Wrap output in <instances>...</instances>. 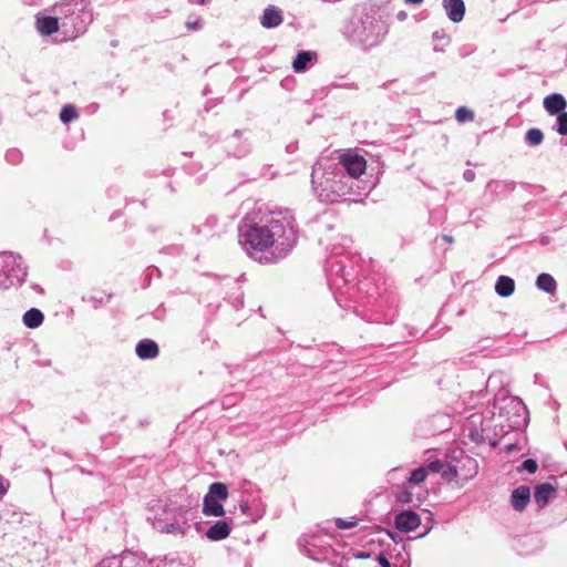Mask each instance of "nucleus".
<instances>
[{"label":"nucleus","instance_id":"nucleus-1","mask_svg":"<svg viewBox=\"0 0 567 567\" xmlns=\"http://www.w3.org/2000/svg\"><path fill=\"white\" fill-rule=\"evenodd\" d=\"M238 234L244 251L260 264L284 259L297 244L296 219L287 209L252 212L243 219Z\"/></svg>","mask_w":567,"mask_h":567},{"label":"nucleus","instance_id":"nucleus-30","mask_svg":"<svg viewBox=\"0 0 567 567\" xmlns=\"http://www.w3.org/2000/svg\"><path fill=\"white\" fill-rule=\"evenodd\" d=\"M7 161L11 164H18L21 162L22 159V154L20 151L18 150H10L7 152Z\"/></svg>","mask_w":567,"mask_h":567},{"label":"nucleus","instance_id":"nucleus-10","mask_svg":"<svg viewBox=\"0 0 567 567\" xmlns=\"http://www.w3.org/2000/svg\"><path fill=\"white\" fill-rule=\"evenodd\" d=\"M530 499V489L528 486H519L512 492L511 502L516 511L522 512Z\"/></svg>","mask_w":567,"mask_h":567},{"label":"nucleus","instance_id":"nucleus-6","mask_svg":"<svg viewBox=\"0 0 567 567\" xmlns=\"http://www.w3.org/2000/svg\"><path fill=\"white\" fill-rule=\"evenodd\" d=\"M386 33L384 21L375 17H367L362 21V31L359 34L360 40L372 45L379 42Z\"/></svg>","mask_w":567,"mask_h":567},{"label":"nucleus","instance_id":"nucleus-21","mask_svg":"<svg viewBox=\"0 0 567 567\" xmlns=\"http://www.w3.org/2000/svg\"><path fill=\"white\" fill-rule=\"evenodd\" d=\"M207 495H214L218 501H226L228 497L227 486L224 483H213Z\"/></svg>","mask_w":567,"mask_h":567},{"label":"nucleus","instance_id":"nucleus-23","mask_svg":"<svg viewBox=\"0 0 567 567\" xmlns=\"http://www.w3.org/2000/svg\"><path fill=\"white\" fill-rule=\"evenodd\" d=\"M543 132L538 128H530L526 133V142L529 145H539L543 142Z\"/></svg>","mask_w":567,"mask_h":567},{"label":"nucleus","instance_id":"nucleus-11","mask_svg":"<svg viewBox=\"0 0 567 567\" xmlns=\"http://www.w3.org/2000/svg\"><path fill=\"white\" fill-rule=\"evenodd\" d=\"M556 496L555 487L549 483H543L535 488V502L538 506L544 507L548 504L549 499Z\"/></svg>","mask_w":567,"mask_h":567},{"label":"nucleus","instance_id":"nucleus-33","mask_svg":"<svg viewBox=\"0 0 567 567\" xmlns=\"http://www.w3.org/2000/svg\"><path fill=\"white\" fill-rule=\"evenodd\" d=\"M537 467H538V466H537L536 461H534V460H532V458H528V460H525V461L522 463V465H520L519 470H525V471H527V472H529V473H535V472L537 471Z\"/></svg>","mask_w":567,"mask_h":567},{"label":"nucleus","instance_id":"nucleus-40","mask_svg":"<svg viewBox=\"0 0 567 567\" xmlns=\"http://www.w3.org/2000/svg\"><path fill=\"white\" fill-rule=\"evenodd\" d=\"M173 530V527H166V532Z\"/></svg>","mask_w":567,"mask_h":567},{"label":"nucleus","instance_id":"nucleus-41","mask_svg":"<svg viewBox=\"0 0 567 567\" xmlns=\"http://www.w3.org/2000/svg\"><path fill=\"white\" fill-rule=\"evenodd\" d=\"M173 530V527H166V532Z\"/></svg>","mask_w":567,"mask_h":567},{"label":"nucleus","instance_id":"nucleus-20","mask_svg":"<svg viewBox=\"0 0 567 567\" xmlns=\"http://www.w3.org/2000/svg\"><path fill=\"white\" fill-rule=\"evenodd\" d=\"M311 53L308 51H302L298 53L296 59L292 62V68L296 72H302L307 69L308 63L311 61Z\"/></svg>","mask_w":567,"mask_h":567},{"label":"nucleus","instance_id":"nucleus-31","mask_svg":"<svg viewBox=\"0 0 567 567\" xmlns=\"http://www.w3.org/2000/svg\"><path fill=\"white\" fill-rule=\"evenodd\" d=\"M425 468H427V474L430 472H432V473H441L443 471V468H444V463L442 461H439V460L432 461V462H430L425 466Z\"/></svg>","mask_w":567,"mask_h":567},{"label":"nucleus","instance_id":"nucleus-2","mask_svg":"<svg viewBox=\"0 0 567 567\" xmlns=\"http://www.w3.org/2000/svg\"><path fill=\"white\" fill-rule=\"evenodd\" d=\"M311 185L323 203H338L351 194L353 182L349 181L333 157L320 156L312 167Z\"/></svg>","mask_w":567,"mask_h":567},{"label":"nucleus","instance_id":"nucleus-3","mask_svg":"<svg viewBox=\"0 0 567 567\" xmlns=\"http://www.w3.org/2000/svg\"><path fill=\"white\" fill-rule=\"evenodd\" d=\"M60 14L61 30L69 38L83 33L92 22L93 16L87 0H66L55 6Z\"/></svg>","mask_w":567,"mask_h":567},{"label":"nucleus","instance_id":"nucleus-15","mask_svg":"<svg viewBox=\"0 0 567 567\" xmlns=\"http://www.w3.org/2000/svg\"><path fill=\"white\" fill-rule=\"evenodd\" d=\"M203 513L207 516H224L225 511L223 505L214 495H205L203 501Z\"/></svg>","mask_w":567,"mask_h":567},{"label":"nucleus","instance_id":"nucleus-35","mask_svg":"<svg viewBox=\"0 0 567 567\" xmlns=\"http://www.w3.org/2000/svg\"><path fill=\"white\" fill-rule=\"evenodd\" d=\"M9 488V482L0 476V499L6 495Z\"/></svg>","mask_w":567,"mask_h":567},{"label":"nucleus","instance_id":"nucleus-39","mask_svg":"<svg viewBox=\"0 0 567 567\" xmlns=\"http://www.w3.org/2000/svg\"><path fill=\"white\" fill-rule=\"evenodd\" d=\"M423 0H405V2L408 3H413V4H419L421 3Z\"/></svg>","mask_w":567,"mask_h":567},{"label":"nucleus","instance_id":"nucleus-13","mask_svg":"<svg viewBox=\"0 0 567 567\" xmlns=\"http://www.w3.org/2000/svg\"><path fill=\"white\" fill-rule=\"evenodd\" d=\"M37 29L43 35H50L61 29L60 18L39 17L37 19Z\"/></svg>","mask_w":567,"mask_h":567},{"label":"nucleus","instance_id":"nucleus-8","mask_svg":"<svg viewBox=\"0 0 567 567\" xmlns=\"http://www.w3.org/2000/svg\"><path fill=\"white\" fill-rule=\"evenodd\" d=\"M284 21L282 11L274 6H269L265 9L260 23L266 29H271L280 25Z\"/></svg>","mask_w":567,"mask_h":567},{"label":"nucleus","instance_id":"nucleus-18","mask_svg":"<svg viewBox=\"0 0 567 567\" xmlns=\"http://www.w3.org/2000/svg\"><path fill=\"white\" fill-rule=\"evenodd\" d=\"M536 286L539 290H543L549 295H554L557 289L556 280L549 274H540L536 279Z\"/></svg>","mask_w":567,"mask_h":567},{"label":"nucleus","instance_id":"nucleus-19","mask_svg":"<svg viewBox=\"0 0 567 567\" xmlns=\"http://www.w3.org/2000/svg\"><path fill=\"white\" fill-rule=\"evenodd\" d=\"M43 313L37 308H31L23 315V323L30 329L40 327L43 322Z\"/></svg>","mask_w":567,"mask_h":567},{"label":"nucleus","instance_id":"nucleus-4","mask_svg":"<svg viewBox=\"0 0 567 567\" xmlns=\"http://www.w3.org/2000/svg\"><path fill=\"white\" fill-rule=\"evenodd\" d=\"M27 269L22 259L12 252L0 254V288L8 289L24 281Z\"/></svg>","mask_w":567,"mask_h":567},{"label":"nucleus","instance_id":"nucleus-9","mask_svg":"<svg viewBox=\"0 0 567 567\" xmlns=\"http://www.w3.org/2000/svg\"><path fill=\"white\" fill-rule=\"evenodd\" d=\"M443 7L451 21L460 22L463 20L465 13L463 0H443Z\"/></svg>","mask_w":567,"mask_h":567},{"label":"nucleus","instance_id":"nucleus-37","mask_svg":"<svg viewBox=\"0 0 567 567\" xmlns=\"http://www.w3.org/2000/svg\"><path fill=\"white\" fill-rule=\"evenodd\" d=\"M378 561H379V564H380L382 567H390V563H389L388 558H386L385 556H383V555H380V556L378 557Z\"/></svg>","mask_w":567,"mask_h":567},{"label":"nucleus","instance_id":"nucleus-25","mask_svg":"<svg viewBox=\"0 0 567 567\" xmlns=\"http://www.w3.org/2000/svg\"><path fill=\"white\" fill-rule=\"evenodd\" d=\"M455 118L460 123L471 122L474 120V113L465 106H460L455 112Z\"/></svg>","mask_w":567,"mask_h":567},{"label":"nucleus","instance_id":"nucleus-17","mask_svg":"<svg viewBox=\"0 0 567 567\" xmlns=\"http://www.w3.org/2000/svg\"><path fill=\"white\" fill-rule=\"evenodd\" d=\"M515 289V282L512 278L507 276H501L498 277L496 285H495V291L501 297H508L514 292Z\"/></svg>","mask_w":567,"mask_h":567},{"label":"nucleus","instance_id":"nucleus-16","mask_svg":"<svg viewBox=\"0 0 567 567\" xmlns=\"http://www.w3.org/2000/svg\"><path fill=\"white\" fill-rule=\"evenodd\" d=\"M544 107L549 114H558L566 107V100L561 94H550L545 97Z\"/></svg>","mask_w":567,"mask_h":567},{"label":"nucleus","instance_id":"nucleus-28","mask_svg":"<svg viewBox=\"0 0 567 567\" xmlns=\"http://www.w3.org/2000/svg\"><path fill=\"white\" fill-rule=\"evenodd\" d=\"M358 524V519L355 518H351V519H342V518H337L336 519V525L338 528L340 529H349V528H352L354 526H357Z\"/></svg>","mask_w":567,"mask_h":567},{"label":"nucleus","instance_id":"nucleus-38","mask_svg":"<svg viewBox=\"0 0 567 567\" xmlns=\"http://www.w3.org/2000/svg\"><path fill=\"white\" fill-rule=\"evenodd\" d=\"M239 508L243 513H246L249 509V505L247 502H243L240 503Z\"/></svg>","mask_w":567,"mask_h":567},{"label":"nucleus","instance_id":"nucleus-5","mask_svg":"<svg viewBox=\"0 0 567 567\" xmlns=\"http://www.w3.org/2000/svg\"><path fill=\"white\" fill-rule=\"evenodd\" d=\"M328 157H333L338 163V167H340L342 172H347V178L351 182L352 179H358L365 173L367 159L353 150L336 151L328 155Z\"/></svg>","mask_w":567,"mask_h":567},{"label":"nucleus","instance_id":"nucleus-12","mask_svg":"<svg viewBox=\"0 0 567 567\" xmlns=\"http://www.w3.org/2000/svg\"><path fill=\"white\" fill-rule=\"evenodd\" d=\"M230 530L231 527L227 522L218 520L207 529L206 537L214 542L223 540L229 536Z\"/></svg>","mask_w":567,"mask_h":567},{"label":"nucleus","instance_id":"nucleus-27","mask_svg":"<svg viewBox=\"0 0 567 567\" xmlns=\"http://www.w3.org/2000/svg\"><path fill=\"white\" fill-rule=\"evenodd\" d=\"M557 132L567 135V112H561L557 117Z\"/></svg>","mask_w":567,"mask_h":567},{"label":"nucleus","instance_id":"nucleus-36","mask_svg":"<svg viewBox=\"0 0 567 567\" xmlns=\"http://www.w3.org/2000/svg\"><path fill=\"white\" fill-rule=\"evenodd\" d=\"M464 178L467 181V182H473L474 178H475V173L471 169H467L464 172Z\"/></svg>","mask_w":567,"mask_h":567},{"label":"nucleus","instance_id":"nucleus-22","mask_svg":"<svg viewBox=\"0 0 567 567\" xmlns=\"http://www.w3.org/2000/svg\"><path fill=\"white\" fill-rule=\"evenodd\" d=\"M427 468L425 466H421L411 472L408 482L412 484H421L427 477Z\"/></svg>","mask_w":567,"mask_h":567},{"label":"nucleus","instance_id":"nucleus-26","mask_svg":"<svg viewBox=\"0 0 567 567\" xmlns=\"http://www.w3.org/2000/svg\"><path fill=\"white\" fill-rule=\"evenodd\" d=\"M457 474L458 472L455 465L444 463V468L441 472V475L445 481H453L457 476Z\"/></svg>","mask_w":567,"mask_h":567},{"label":"nucleus","instance_id":"nucleus-24","mask_svg":"<svg viewBox=\"0 0 567 567\" xmlns=\"http://www.w3.org/2000/svg\"><path fill=\"white\" fill-rule=\"evenodd\" d=\"M78 112L74 106L65 105L61 110L60 118L63 123H69L78 117Z\"/></svg>","mask_w":567,"mask_h":567},{"label":"nucleus","instance_id":"nucleus-29","mask_svg":"<svg viewBox=\"0 0 567 567\" xmlns=\"http://www.w3.org/2000/svg\"><path fill=\"white\" fill-rule=\"evenodd\" d=\"M464 466L468 467L470 474L467 478L473 477L477 473V462L472 457L464 458Z\"/></svg>","mask_w":567,"mask_h":567},{"label":"nucleus","instance_id":"nucleus-7","mask_svg":"<svg viewBox=\"0 0 567 567\" xmlns=\"http://www.w3.org/2000/svg\"><path fill=\"white\" fill-rule=\"evenodd\" d=\"M420 524V516L412 511L402 512L395 517V527L404 533L415 530Z\"/></svg>","mask_w":567,"mask_h":567},{"label":"nucleus","instance_id":"nucleus-34","mask_svg":"<svg viewBox=\"0 0 567 567\" xmlns=\"http://www.w3.org/2000/svg\"><path fill=\"white\" fill-rule=\"evenodd\" d=\"M396 498L401 503H410L411 502V492L402 491L398 494Z\"/></svg>","mask_w":567,"mask_h":567},{"label":"nucleus","instance_id":"nucleus-32","mask_svg":"<svg viewBox=\"0 0 567 567\" xmlns=\"http://www.w3.org/2000/svg\"><path fill=\"white\" fill-rule=\"evenodd\" d=\"M202 27H203V22L199 17H196L195 19H189L186 21V28L189 31H197V30L202 29Z\"/></svg>","mask_w":567,"mask_h":567},{"label":"nucleus","instance_id":"nucleus-14","mask_svg":"<svg viewBox=\"0 0 567 567\" xmlns=\"http://www.w3.org/2000/svg\"><path fill=\"white\" fill-rule=\"evenodd\" d=\"M136 354L141 359H154L158 355L157 343L153 340H142L136 344Z\"/></svg>","mask_w":567,"mask_h":567}]
</instances>
